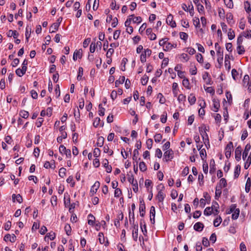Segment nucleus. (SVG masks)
Returning <instances> with one entry per match:
<instances>
[{
    "label": "nucleus",
    "instance_id": "obj_1",
    "mask_svg": "<svg viewBox=\"0 0 251 251\" xmlns=\"http://www.w3.org/2000/svg\"><path fill=\"white\" fill-rule=\"evenodd\" d=\"M233 143L231 142L228 143L225 148V155L227 158H229L231 155V150L233 149Z\"/></svg>",
    "mask_w": 251,
    "mask_h": 251
},
{
    "label": "nucleus",
    "instance_id": "obj_2",
    "mask_svg": "<svg viewBox=\"0 0 251 251\" xmlns=\"http://www.w3.org/2000/svg\"><path fill=\"white\" fill-rule=\"evenodd\" d=\"M174 151L172 149L166 151L164 153V159L166 161L171 160L173 158Z\"/></svg>",
    "mask_w": 251,
    "mask_h": 251
},
{
    "label": "nucleus",
    "instance_id": "obj_3",
    "mask_svg": "<svg viewBox=\"0 0 251 251\" xmlns=\"http://www.w3.org/2000/svg\"><path fill=\"white\" fill-rule=\"evenodd\" d=\"M166 23L172 27L176 26V23L175 21L173 20V16L172 14H169L168 16L166 19Z\"/></svg>",
    "mask_w": 251,
    "mask_h": 251
},
{
    "label": "nucleus",
    "instance_id": "obj_4",
    "mask_svg": "<svg viewBox=\"0 0 251 251\" xmlns=\"http://www.w3.org/2000/svg\"><path fill=\"white\" fill-rule=\"evenodd\" d=\"M199 130L203 140L208 141V136L206 132L207 130L206 127L204 126L203 128L199 127Z\"/></svg>",
    "mask_w": 251,
    "mask_h": 251
},
{
    "label": "nucleus",
    "instance_id": "obj_5",
    "mask_svg": "<svg viewBox=\"0 0 251 251\" xmlns=\"http://www.w3.org/2000/svg\"><path fill=\"white\" fill-rule=\"evenodd\" d=\"M146 32L151 40H154L156 39V35L152 32V29L151 28H147Z\"/></svg>",
    "mask_w": 251,
    "mask_h": 251
},
{
    "label": "nucleus",
    "instance_id": "obj_6",
    "mask_svg": "<svg viewBox=\"0 0 251 251\" xmlns=\"http://www.w3.org/2000/svg\"><path fill=\"white\" fill-rule=\"evenodd\" d=\"M242 152V148L241 146H238L235 149V157L237 161H239L241 159Z\"/></svg>",
    "mask_w": 251,
    "mask_h": 251
},
{
    "label": "nucleus",
    "instance_id": "obj_7",
    "mask_svg": "<svg viewBox=\"0 0 251 251\" xmlns=\"http://www.w3.org/2000/svg\"><path fill=\"white\" fill-rule=\"evenodd\" d=\"M16 239V237L14 234H12V235H11L9 234H7L4 237V240L5 241H9L12 243L15 242Z\"/></svg>",
    "mask_w": 251,
    "mask_h": 251
},
{
    "label": "nucleus",
    "instance_id": "obj_8",
    "mask_svg": "<svg viewBox=\"0 0 251 251\" xmlns=\"http://www.w3.org/2000/svg\"><path fill=\"white\" fill-rule=\"evenodd\" d=\"M100 183L97 181L95 182L94 184L92 186L90 192L93 195L97 192L98 189L100 187Z\"/></svg>",
    "mask_w": 251,
    "mask_h": 251
},
{
    "label": "nucleus",
    "instance_id": "obj_9",
    "mask_svg": "<svg viewBox=\"0 0 251 251\" xmlns=\"http://www.w3.org/2000/svg\"><path fill=\"white\" fill-rule=\"evenodd\" d=\"M214 109L215 112H217L220 107V101L218 99H214L212 100Z\"/></svg>",
    "mask_w": 251,
    "mask_h": 251
},
{
    "label": "nucleus",
    "instance_id": "obj_10",
    "mask_svg": "<svg viewBox=\"0 0 251 251\" xmlns=\"http://www.w3.org/2000/svg\"><path fill=\"white\" fill-rule=\"evenodd\" d=\"M155 215V207L153 206H152L151 207V209H150V220L152 224H154L155 222V220H154Z\"/></svg>",
    "mask_w": 251,
    "mask_h": 251
},
{
    "label": "nucleus",
    "instance_id": "obj_11",
    "mask_svg": "<svg viewBox=\"0 0 251 251\" xmlns=\"http://www.w3.org/2000/svg\"><path fill=\"white\" fill-rule=\"evenodd\" d=\"M204 227V225L201 222L196 223L194 226V228L196 231H201Z\"/></svg>",
    "mask_w": 251,
    "mask_h": 251
},
{
    "label": "nucleus",
    "instance_id": "obj_12",
    "mask_svg": "<svg viewBox=\"0 0 251 251\" xmlns=\"http://www.w3.org/2000/svg\"><path fill=\"white\" fill-rule=\"evenodd\" d=\"M138 225H134L132 231V237L134 241H136L138 238Z\"/></svg>",
    "mask_w": 251,
    "mask_h": 251
},
{
    "label": "nucleus",
    "instance_id": "obj_13",
    "mask_svg": "<svg viewBox=\"0 0 251 251\" xmlns=\"http://www.w3.org/2000/svg\"><path fill=\"white\" fill-rule=\"evenodd\" d=\"M251 146L250 144H248L246 145L244 151L243 153V159L244 160L247 157L248 155L249 152L251 149Z\"/></svg>",
    "mask_w": 251,
    "mask_h": 251
},
{
    "label": "nucleus",
    "instance_id": "obj_14",
    "mask_svg": "<svg viewBox=\"0 0 251 251\" xmlns=\"http://www.w3.org/2000/svg\"><path fill=\"white\" fill-rule=\"evenodd\" d=\"M176 44H172L171 43L167 42L165 46L164 47V50L169 51L171 50L173 48H176Z\"/></svg>",
    "mask_w": 251,
    "mask_h": 251
},
{
    "label": "nucleus",
    "instance_id": "obj_15",
    "mask_svg": "<svg viewBox=\"0 0 251 251\" xmlns=\"http://www.w3.org/2000/svg\"><path fill=\"white\" fill-rule=\"evenodd\" d=\"M145 205L144 203H142V202L140 201V204L139 205V211H140V215L141 217H144L145 214Z\"/></svg>",
    "mask_w": 251,
    "mask_h": 251
},
{
    "label": "nucleus",
    "instance_id": "obj_16",
    "mask_svg": "<svg viewBox=\"0 0 251 251\" xmlns=\"http://www.w3.org/2000/svg\"><path fill=\"white\" fill-rule=\"evenodd\" d=\"M7 35L9 37L13 36L14 39H16L19 36V33L16 30H9L7 33Z\"/></svg>",
    "mask_w": 251,
    "mask_h": 251
},
{
    "label": "nucleus",
    "instance_id": "obj_17",
    "mask_svg": "<svg viewBox=\"0 0 251 251\" xmlns=\"http://www.w3.org/2000/svg\"><path fill=\"white\" fill-rule=\"evenodd\" d=\"M165 195L161 191H159L157 195H156V198L159 202H162L164 199Z\"/></svg>",
    "mask_w": 251,
    "mask_h": 251
},
{
    "label": "nucleus",
    "instance_id": "obj_18",
    "mask_svg": "<svg viewBox=\"0 0 251 251\" xmlns=\"http://www.w3.org/2000/svg\"><path fill=\"white\" fill-rule=\"evenodd\" d=\"M95 217L92 214L88 215V224L89 225L93 226L95 224Z\"/></svg>",
    "mask_w": 251,
    "mask_h": 251
},
{
    "label": "nucleus",
    "instance_id": "obj_19",
    "mask_svg": "<svg viewBox=\"0 0 251 251\" xmlns=\"http://www.w3.org/2000/svg\"><path fill=\"white\" fill-rule=\"evenodd\" d=\"M59 26V23H53L50 28V32L53 33L58 30Z\"/></svg>",
    "mask_w": 251,
    "mask_h": 251
},
{
    "label": "nucleus",
    "instance_id": "obj_20",
    "mask_svg": "<svg viewBox=\"0 0 251 251\" xmlns=\"http://www.w3.org/2000/svg\"><path fill=\"white\" fill-rule=\"evenodd\" d=\"M178 84L176 82H174L172 86V90L174 97H176L178 94Z\"/></svg>",
    "mask_w": 251,
    "mask_h": 251
},
{
    "label": "nucleus",
    "instance_id": "obj_21",
    "mask_svg": "<svg viewBox=\"0 0 251 251\" xmlns=\"http://www.w3.org/2000/svg\"><path fill=\"white\" fill-rule=\"evenodd\" d=\"M241 171V166L239 165H237L235 167L234 170V176L235 178H237L238 177Z\"/></svg>",
    "mask_w": 251,
    "mask_h": 251
},
{
    "label": "nucleus",
    "instance_id": "obj_22",
    "mask_svg": "<svg viewBox=\"0 0 251 251\" xmlns=\"http://www.w3.org/2000/svg\"><path fill=\"white\" fill-rule=\"evenodd\" d=\"M250 84V77L249 75H246L244 76V78L243 80V85L244 86L247 87V86Z\"/></svg>",
    "mask_w": 251,
    "mask_h": 251
},
{
    "label": "nucleus",
    "instance_id": "obj_23",
    "mask_svg": "<svg viewBox=\"0 0 251 251\" xmlns=\"http://www.w3.org/2000/svg\"><path fill=\"white\" fill-rule=\"evenodd\" d=\"M221 186H216L215 191V199L218 200L222 194Z\"/></svg>",
    "mask_w": 251,
    "mask_h": 251
},
{
    "label": "nucleus",
    "instance_id": "obj_24",
    "mask_svg": "<svg viewBox=\"0 0 251 251\" xmlns=\"http://www.w3.org/2000/svg\"><path fill=\"white\" fill-rule=\"evenodd\" d=\"M125 80V77L124 76H121L118 80L115 81V86L118 87L120 84H123Z\"/></svg>",
    "mask_w": 251,
    "mask_h": 251
},
{
    "label": "nucleus",
    "instance_id": "obj_25",
    "mask_svg": "<svg viewBox=\"0 0 251 251\" xmlns=\"http://www.w3.org/2000/svg\"><path fill=\"white\" fill-rule=\"evenodd\" d=\"M196 100L195 96L191 94L188 97V101L191 105L194 104Z\"/></svg>",
    "mask_w": 251,
    "mask_h": 251
},
{
    "label": "nucleus",
    "instance_id": "obj_26",
    "mask_svg": "<svg viewBox=\"0 0 251 251\" xmlns=\"http://www.w3.org/2000/svg\"><path fill=\"white\" fill-rule=\"evenodd\" d=\"M251 179L250 177H249L247 179L246 186H245V191L247 193L249 192L251 188Z\"/></svg>",
    "mask_w": 251,
    "mask_h": 251
},
{
    "label": "nucleus",
    "instance_id": "obj_27",
    "mask_svg": "<svg viewBox=\"0 0 251 251\" xmlns=\"http://www.w3.org/2000/svg\"><path fill=\"white\" fill-rule=\"evenodd\" d=\"M182 85L186 88H187L188 89H190V83H189V81L188 79L184 78L183 79V80H182Z\"/></svg>",
    "mask_w": 251,
    "mask_h": 251
},
{
    "label": "nucleus",
    "instance_id": "obj_28",
    "mask_svg": "<svg viewBox=\"0 0 251 251\" xmlns=\"http://www.w3.org/2000/svg\"><path fill=\"white\" fill-rule=\"evenodd\" d=\"M80 50H76L74 52L73 54V59L74 61L76 60L77 57H78L79 58H81L82 55L80 53Z\"/></svg>",
    "mask_w": 251,
    "mask_h": 251
},
{
    "label": "nucleus",
    "instance_id": "obj_29",
    "mask_svg": "<svg viewBox=\"0 0 251 251\" xmlns=\"http://www.w3.org/2000/svg\"><path fill=\"white\" fill-rule=\"evenodd\" d=\"M12 199H13V200H15V199H16V201L19 203H21L23 201V198H22V196L20 194H18V195H15V194H13V195H12Z\"/></svg>",
    "mask_w": 251,
    "mask_h": 251
},
{
    "label": "nucleus",
    "instance_id": "obj_30",
    "mask_svg": "<svg viewBox=\"0 0 251 251\" xmlns=\"http://www.w3.org/2000/svg\"><path fill=\"white\" fill-rule=\"evenodd\" d=\"M240 210L239 208H237L232 214V219L233 220H236L239 215Z\"/></svg>",
    "mask_w": 251,
    "mask_h": 251
},
{
    "label": "nucleus",
    "instance_id": "obj_31",
    "mask_svg": "<svg viewBox=\"0 0 251 251\" xmlns=\"http://www.w3.org/2000/svg\"><path fill=\"white\" fill-rule=\"evenodd\" d=\"M211 209L213 210H214L215 211V214H218L219 213V211L218 210V208H219V204L217 202H214L213 203L212 206L211 207Z\"/></svg>",
    "mask_w": 251,
    "mask_h": 251
},
{
    "label": "nucleus",
    "instance_id": "obj_32",
    "mask_svg": "<svg viewBox=\"0 0 251 251\" xmlns=\"http://www.w3.org/2000/svg\"><path fill=\"white\" fill-rule=\"evenodd\" d=\"M222 222V219L220 216H219L214 221V226L215 227L218 226Z\"/></svg>",
    "mask_w": 251,
    "mask_h": 251
},
{
    "label": "nucleus",
    "instance_id": "obj_33",
    "mask_svg": "<svg viewBox=\"0 0 251 251\" xmlns=\"http://www.w3.org/2000/svg\"><path fill=\"white\" fill-rule=\"evenodd\" d=\"M227 183H226V180L224 178H222L219 182V184L217 186H221V188H222V187H225L226 186Z\"/></svg>",
    "mask_w": 251,
    "mask_h": 251
},
{
    "label": "nucleus",
    "instance_id": "obj_34",
    "mask_svg": "<svg viewBox=\"0 0 251 251\" xmlns=\"http://www.w3.org/2000/svg\"><path fill=\"white\" fill-rule=\"evenodd\" d=\"M26 71H23V69L18 68L16 70V74L19 76H22L25 74Z\"/></svg>",
    "mask_w": 251,
    "mask_h": 251
},
{
    "label": "nucleus",
    "instance_id": "obj_35",
    "mask_svg": "<svg viewBox=\"0 0 251 251\" xmlns=\"http://www.w3.org/2000/svg\"><path fill=\"white\" fill-rule=\"evenodd\" d=\"M228 38L229 40H232L235 37L234 31L230 28L228 30Z\"/></svg>",
    "mask_w": 251,
    "mask_h": 251
},
{
    "label": "nucleus",
    "instance_id": "obj_36",
    "mask_svg": "<svg viewBox=\"0 0 251 251\" xmlns=\"http://www.w3.org/2000/svg\"><path fill=\"white\" fill-rule=\"evenodd\" d=\"M225 4L229 8H232L233 7L232 0H224Z\"/></svg>",
    "mask_w": 251,
    "mask_h": 251
},
{
    "label": "nucleus",
    "instance_id": "obj_37",
    "mask_svg": "<svg viewBox=\"0 0 251 251\" xmlns=\"http://www.w3.org/2000/svg\"><path fill=\"white\" fill-rule=\"evenodd\" d=\"M251 163V153L250 156H249V157L248 158L246 162L245 163L244 168L245 169H247L250 166Z\"/></svg>",
    "mask_w": 251,
    "mask_h": 251
},
{
    "label": "nucleus",
    "instance_id": "obj_38",
    "mask_svg": "<svg viewBox=\"0 0 251 251\" xmlns=\"http://www.w3.org/2000/svg\"><path fill=\"white\" fill-rule=\"evenodd\" d=\"M237 50L239 54H243L245 51L244 47L242 45H238Z\"/></svg>",
    "mask_w": 251,
    "mask_h": 251
},
{
    "label": "nucleus",
    "instance_id": "obj_39",
    "mask_svg": "<svg viewBox=\"0 0 251 251\" xmlns=\"http://www.w3.org/2000/svg\"><path fill=\"white\" fill-rule=\"evenodd\" d=\"M134 16V15H130L128 19L126 20V21L125 23V25L126 26H129L130 25L131 22L133 21V17Z\"/></svg>",
    "mask_w": 251,
    "mask_h": 251
},
{
    "label": "nucleus",
    "instance_id": "obj_40",
    "mask_svg": "<svg viewBox=\"0 0 251 251\" xmlns=\"http://www.w3.org/2000/svg\"><path fill=\"white\" fill-rule=\"evenodd\" d=\"M66 181L68 183H70V185L72 187H74L75 185V182L73 180V177L72 176H69L66 180Z\"/></svg>",
    "mask_w": 251,
    "mask_h": 251
},
{
    "label": "nucleus",
    "instance_id": "obj_41",
    "mask_svg": "<svg viewBox=\"0 0 251 251\" xmlns=\"http://www.w3.org/2000/svg\"><path fill=\"white\" fill-rule=\"evenodd\" d=\"M99 236V241L100 244H102L104 243L105 239L104 237V234L102 232H100L98 235Z\"/></svg>",
    "mask_w": 251,
    "mask_h": 251
},
{
    "label": "nucleus",
    "instance_id": "obj_42",
    "mask_svg": "<svg viewBox=\"0 0 251 251\" xmlns=\"http://www.w3.org/2000/svg\"><path fill=\"white\" fill-rule=\"evenodd\" d=\"M103 142H104V138L101 136L99 137L98 138V141L97 143V146L100 147H102L103 145Z\"/></svg>",
    "mask_w": 251,
    "mask_h": 251
},
{
    "label": "nucleus",
    "instance_id": "obj_43",
    "mask_svg": "<svg viewBox=\"0 0 251 251\" xmlns=\"http://www.w3.org/2000/svg\"><path fill=\"white\" fill-rule=\"evenodd\" d=\"M140 170L144 172L147 170V166L144 162H141L139 165Z\"/></svg>",
    "mask_w": 251,
    "mask_h": 251
},
{
    "label": "nucleus",
    "instance_id": "obj_44",
    "mask_svg": "<svg viewBox=\"0 0 251 251\" xmlns=\"http://www.w3.org/2000/svg\"><path fill=\"white\" fill-rule=\"evenodd\" d=\"M105 109L102 107V104L99 105V114L100 116H103L104 115Z\"/></svg>",
    "mask_w": 251,
    "mask_h": 251
},
{
    "label": "nucleus",
    "instance_id": "obj_45",
    "mask_svg": "<svg viewBox=\"0 0 251 251\" xmlns=\"http://www.w3.org/2000/svg\"><path fill=\"white\" fill-rule=\"evenodd\" d=\"M110 7L112 10H118L119 9V6L116 5L115 0H112L110 4Z\"/></svg>",
    "mask_w": 251,
    "mask_h": 251
},
{
    "label": "nucleus",
    "instance_id": "obj_46",
    "mask_svg": "<svg viewBox=\"0 0 251 251\" xmlns=\"http://www.w3.org/2000/svg\"><path fill=\"white\" fill-rule=\"evenodd\" d=\"M154 138L155 142L159 143L162 139V136L161 134L157 133L154 135Z\"/></svg>",
    "mask_w": 251,
    "mask_h": 251
},
{
    "label": "nucleus",
    "instance_id": "obj_47",
    "mask_svg": "<svg viewBox=\"0 0 251 251\" xmlns=\"http://www.w3.org/2000/svg\"><path fill=\"white\" fill-rule=\"evenodd\" d=\"M200 154L202 160H204L206 157V152L205 149H203L200 151Z\"/></svg>",
    "mask_w": 251,
    "mask_h": 251
},
{
    "label": "nucleus",
    "instance_id": "obj_48",
    "mask_svg": "<svg viewBox=\"0 0 251 251\" xmlns=\"http://www.w3.org/2000/svg\"><path fill=\"white\" fill-rule=\"evenodd\" d=\"M47 237L50 238V240H53L55 238V234L53 232H50L47 234L45 238L46 239Z\"/></svg>",
    "mask_w": 251,
    "mask_h": 251
},
{
    "label": "nucleus",
    "instance_id": "obj_49",
    "mask_svg": "<svg viewBox=\"0 0 251 251\" xmlns=\"http://www.w3.org/2000/svg\"><path fill=\"white\" fill-rule=\"evenodd\" d=\"M215 162L214 160H211L210 163V173L212 174L215 170Z\"/></svg>",
    "mask_w": 251,
    "mask_h": 251
},
{
    "label": "nucleus",
    "instance_id": "obj_50",
    "mask_svg": "<svg viewBox=\"0 0 251 251\" xmlns=\"http://www.w3.org/2000/svg\"><path fill=\"white\" fill-rule=\"evenodd\" d=\"M20 116L25 119H27L29 116V113L27 111L23 110L21 111L20 113Z\"/></svg>",
    "mask_w": 251,
    "mask_h": 251
},
{
    "label": "nucleus",
    "instance_id": "obj_51",
    "mask_svg": "<svg viewBox=\"0 0 251 251\" xmlns=\"http://www.w3.org/2000/svg\"><path fill=\"white\" fill-rule=\"evenodd\" d=\"M149 80V76L145 75L141 78V83L143 85L147 84Z\"/></svg>",
    "mask_w": 251,
    "mask_h": 251
},
{
    "label": "nucleus",
    "instance_id": "obj_52",
    "mask_svg": "<svg viewBox=\"0 0 251 251\" xmlns=\"http://www.w3.org/2000/svg\"><path fill=\"white\" fill-rule=\"evenodd\" d=\"M66 169L62 167L61 168L59 171V176L63 178L65 175H66Z\"/></svg>",
    "mask_w": 251,
    "mask_h": 251
},
{
    "label": "nucleus",
    "instance_id": "obj_53",
    "mask_svg": "<svg viewBox=\"0 0 251 251\" xmlns=\"http://www.w3.org/2000/svg\"><path fill=\"white\" fill-rule=\"evenodd\" d=\"M64 229L66 231V234L68 235H70L71 233V227L70 225L66 224L64 227Z\"/></svg>",
    "mask_w": 251,
    "mask_h": 251
},
{
    "label": "nucleus",
    "instance_id": "obj_54",
    "mask_svg": "<svg viewBox=\"0 0 251 251\" xmlns=\"http://www.w3.org/2000/svg\"><path fill=\"white\" fill-rule=\"evenodd\" d=\"M83 68L82 67H79L78 68V75L77 76V79L78 80H81V77L83 75Z\"/></svg>",
    "mask_w": 251,
    "mask_h": 251
},
{
    "label": "nucleus",
    "instance_id": "obj_55",
    "mask_svg": "<svg viewBox=\"0 0 251 251\" xmlns=\"http://www.w3.org/2000/svg\"><path fill=\"white\" fill-rule=\"evenodd\" d=\"M212 209L210 207H206L204 211V214L206 216H209L212 214Z\"/></svg>",
    "mask_w": 251,
    "mask_h": 251
},
{
    "label": "nucleus",
    "instance_id": "obj_56",
    "mask_svg": "<svg viewBox=\"0 0 251 251\" xmlns=\"http://www.w3.org/2000/svg\"><path fill=\"white\" fill-rule=\"evenodd\" d=\"M44 167L46 169L54 168L55 165L50 163L49 161H46L44 165Z\"/></svg>",
    "mask_w": 251,
    "mask_h": 251
},
{
    "label": "nucleus",
    "instance_id": "obj_57",
    "mask_svg": "<svg viewBox=\"0 0 251 251\" xmlns=\"http://www.w3.org/2000/svg\"><path fill=\"white\" fill-rule=\"evenodd\" d=\"M167 120V114L166 112L163 113V114L161 116L160 119L161 122L162 123H165Z\"/></svg>",
    "mask_w": 251,
    "mask_h": 251
},
{
    "label": "nucleus",
    "instance_id": "obj_58",
    "mask_svg": "<svg viewBox=\"0 0 251 251\" xmlns=\"http://www.w3.org/2000/svg\"><path fill=\"white\" fill-rule=\"evenodd\" d=\"M153 141L151 139H149L146 142V145L148 149L150 150L151 149L152 146Z\"/></svg>",
    "mask_w": 251,
    "mask_h": 251
},
{
    "label": "nucleus",
    "instance_id": "obj_59",
    "mask_svg": "<svg viewBox=\"0 0 251 251\" xmlns=\"http://www.w3.org/2000/svg\"><path fill=\"white\" fill-rule=\"evenodd\" d=\"M215 47L217 50V55H220V54H221L222 52H223V51H221V48L220 47V46H219L218 43H216L215 44Z\"/></svg>",
    "mask_w": 251,
    "mask_h": 251
},
{
    "label": "nucleus",
    "instance_id": "obj_60",
    "mask_svg": "<svg viewBox=\"0 0 251 251\" xmlns=\"http://www.w3.org/2000/svg\"><path fill=\"white\" fill-rule=\"evenodd\" d=\"M202 243L204 247H207L209 246V242L208 239L206 237H203L202 238Z\"/></svg>",
    "mask_w": 251,
    "mask_h": 251
},
{
    "label": "nucleus",
    "instance_id": "obj_61",
    "mask_svg": "<svg viewBox=\"0 0 251 251\" xmlns=\"http://www.w3.org/2000/svg\"><path fill=\"white\" fill-rule=\"evenodd\" d=\"M122 191L120 188H116L114 192V196L115 197H119L122 195Z\"/></svg>",
    "mask_w": 251,
    "mask_h": 251
},
{
    "label": "nucleus",
    "instance_id": "obj_62",
    "mask_svg": "<svg viewBox=\"0 0 251 251\" xmlns=\"http://www.w3.org/2000/svg\"><path fill=\"white\" fill-rule=\"evenodd\" d=\"M205 90L207 93L211 94L212 95L215 94V90L212 87H207Z\"/></svg>",
    "mask_w": 251,
    "mask_h": 251
},
{
    "label": "nucleus",
    "instance_id": "obj_63",
    "mask_svg": "<svg viewBox=\"0 0 251 251\" xmlns=\"http://www.w3.org/2000/svg\"><path fill=\"white\" fill-rule=\"evenodd\" d=\"M100 151L99 148H95L94 150L93 154L95 157H98L100 156Z\"/></svg>",
    "mask_w": 251,
    "mask_h": 251
},
{
    "label": "nucleus",
    "instance_id": "obj_64",
    "mask_svg": "<svg viewBox=\"0 0 251 251\" xmlns=\"http://www.w3.org/2000/svg\"><path fill=\"white\" fill-rule=\"evenodd\" d=\"M168 39L167 38H164V39H162L161 40H160L159 42V45L160 46H165V45L166 44V43H167V41H168Z\"/></svg>",
    "mask_w": 251,
    "mask_h": 251
}]
</instances>
